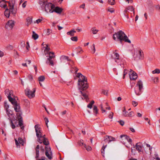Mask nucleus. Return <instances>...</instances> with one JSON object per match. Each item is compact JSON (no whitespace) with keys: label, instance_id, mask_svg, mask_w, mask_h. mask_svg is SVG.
Segmentation results:
<instances>
[{"label":"nucleus","instance_id":"1","mask_svg":"<svg viewBox=\"0 0 160 160\" xmlns=\"http://www.w3.org/2000/svg\"><path fill=\"white\" fill-rule=\"evenodd\" d=\"M76 76L78 78V89L79 93L82 99H87L88 98V96L85 91L88 88L87 83V78L80 73L77 74Z\"/></svg>","mask_w":160,"mask_h":160},{"label":"nucleus","instance_id":"33","mask_svg":"<svg viewBox=\"0 0 160 160\" xmlns=\"http://www.w3.org/2000/svg\"><path fill=\"white\" fill-rule=\"evenodd\" d=\"M4 107L6 110L9 109V106L7 102H4Z\"/></svg>","mask_w":160,"mask_h":160},{"label":"nucleus","instance_id":"54","mask_svg":"<svg viewBox=\"0 0 160 160\" xmlns=\"http://www.w3.org/2000/svg\"><path fill=\"white\" fill-rule=\"evenodd\" d=\"M134 113L132 112H130L129 113H128L127 116L126 117H131L133 116Z\"/></svg>","mask_w":160,"mask_h":160},{"label":"nucleus","instance_id":"5","mask_svg":"<svg viewBox=\"0 0 160 160\" xmlns=\"http://www.w3.org/2000/svg\"><path fill=\"white\" fill-rule=\"evenodd\" d=\"M134 58L140 59L144 57V54L142 50L139 49H136L134 50L133 55Z\"/></svg>","mask_w":160,"mask_h":160},{"label":"nucleus","instance_id":"18","mask_svg":"<svg viewBox=\"0 0 160 160\" xmlns=\"http://www.w3.org/2000/svg\"><path fill=\"white\" fill-rule=\"evenodd\" d=\"M112 57L115 60V62H117V61L119 59L120 56L118 53L114 52L113 53V55L112 56Z\"/></svg>","mask_w":160,"mask_h":160},{"label":"nucleus","instance_id":"52","mask_svg":"<svg viewBox=\"0 0 160 160\" xmlns=\"http://www.w3.org/2000/svg\"><path fill=\"white\" fill-rule=\"evenodd\" d=\"M109 3L111 5H113L115 3V0H108Z\"/></svg>","mask_w":160,"mask_h":160},{"label":"nucleus","instance_id":"60","mask_svg":"<svg viewBox=\"0 0 160 160\" xmlns=\"http://www.w3.org/2000/svg\"><path fill=\"white\" fill-rule=\"evenodd\" d=\"M44 120H45V121L46 124L47 125V127L48 128V123L49 122V121H48V119L47 118H44Z\"/></svg>","mask_w":160,"mask_h":160},{"label":"nucleus","instance_id":"48","mask_svg":"<svg viewBox=\"0 0 160 160\" xmlns=\"http://www.w3.org/2000/svg\"><path fill=\"white\" fill-rule=\"evenodd\" d=\"M128 112L126 111L125 107L123 108V114L124 116L126 117L127 116Z\"/></svg>","mask_w":160,"mask_h":160},{"label":"nucleus","instance_id":"44","mask_svg":"<svg viewBox=\"0 0 160 160\" xmlns=\"http://www.w3.org/2000/svg\"><path fill=\"white\" fill-rule=\"evenodd\" d=\"M84 147L88 151H91L92 149V148L90 146H87L85 144L84 145Z\"/></svg>","mask_w":160,"mask_h":160},{"label":"nucleus","instance_id":"26","mask_svg":"<svg viewBox=\"0 0 160 160\" xmlns=\"http://www.w3.org/2000/svg\"><path fill=\"white\" fill-rule=\"evenodd\" d=\"M0 6L2 8H7L6 2H4V1L0 2Z\"/></svg>","mask_w":160,"mask_h":160},{"label":"nucleus","instance_id":"34","mask_svg":"<svg viewBox=\"0 0 160 160\" xmlns=\"http://www.w3.org/2000/svg\"><path fill=\"white\" fill-rule=\"evenodd\" d=\"M94 103V101H91L89 104L87 105V107L90 109H91Z\"/></svg>","mask_w":160,"mask_h":160},{"label":"nucleus","instance_id":"28","mask_svg":"<svg viewBox=\"0 0 160 160\" xmlns=\"http://www.w3.org/2000/svg\"><path fill=\"white\" fill-rule=\"evenodd\" d=\"M152 74H159L160 73V70L158 68H156L152 71Z\"/></svg>","mask_w":160,"mask_h":160},{"label":"nucleus","instance_id":"42","mask_svg":"<svg viewBox=\"0 0 160 160\" xmlns=\"http://www.w3.org/2000/svg\"><path fill=\"white\" fill-rule=\"evenodd\" d=\"M93 109L94 112L96 114H97L98 113V110L97 106H94Z\"/></svg>","mask_w":160,"mask_h":160},{"label":"nucleus","instance_id":"45","mask_svg":"<svg viewBox=\"0 0 160 160\" xmlns=\"http://www.w3.org/2000/svg\"><path fill=\"white\" fill-rule=\"evenodd\" d=\"M91 48L92 49V53H95L96 51V49L95 48V45L94 44H93L92 47H91Z\"/></svg>","mask_w":160,"mask_h":160},{"label":"nucleus","instance_id":"58","mask_svg":"<svg viewBox=\"0 0 160 160\" xmlns=\"http://www.w3.org/2000/svg\"><path fill=\"white\" fill-rule=\"evenodd\" d=\"M39 84L40 85V86L43 88H44V82L42 81L41 82H39Z\"/></svg>","mask_w":160,"mask_h":160},{"label":"nucleus","instance_id":"36","mask_svg":"<svg viewBox=\"0 0 160 160\" xmlns=\"http://www.w3.org/2000/svg\"><path fill=\"white\" fill-rule=\"evenodd\" d=\"M8 3L9 4V6L10 5L14 6L15 4V0H10V1L8 2Z\"/></svg>","mask_w":160,"mask_h":160},{"label":"nucleus","instance_id":"32","mask_svg":"<svg viewBox=\"0 0 160 160\" xmlns=\"http://www.w3.org/2000/svg\"><path fill=\"white\" fill-rule=\"evenodd\" d=\"M44 48H45L44 52L45 55H46L47 54V53H48V52L50 50V48H49L48 47V45H46V47H44Z\"/></svg>","mask_w":160,"mask_h":160},{"label":"nucleus","instance_id":"23","mask_svg":"<svg viewBox=\"0 0 160 160\" xmlns=\"http://www.w3.org/2000/svg\"><path fill=\"white\" fill-rule=\"evenodd\" d=\"M76 32V31L74 29H72L69 32H67V34L68 35L70 36H74V33Z\"/></svg>","mask_w":160,"mask_h":160},{"label":"nucleus","instance_id":"35","mask_svg":"<svg viewBox=\"0 0 160 160\" xmlns=\"http://www.w3.org/2000/svg\"><path fill=\"white\" fill-rule=\"evenodd\" d=\"M45 79V78L43 76H41L38 78V80L39 82H44Z\"/></svg>","mask_w":160,"mask_h":160},{"label":"nucleus","instance_id":"39","mask_svg":"<svg viewBox=\"0 0 160 160\" xmlns=\"http://www.w3.org/2000/svg\"><path fill=\"white\" fill-rule=\"evenodd\" d=\"M107 146V145H106L105 146H103L101 150V153L102 154V155L103 157H104V149H105Z\"/></svg>","mask_w":160,"mask_h":160},{"label":"nucleus","instance_id":"11","mask_svg":"<svg viewBox=\"0 0 160 160\" xmlns=\"http://www.w3.org/2000/svg\"><path fill=\"white\" fill-rule=\"evenodd\" d=\"M136 149L138 151L139 153H143V148L142 144L141 142H138L136 144Z\"/></svg>","mask_w":160,"mask_h":160},{"label":"nucleus","instance_id":"38","mask_svg":"<svg viewBox=\"0 0 160 160\" xmlns=\"http://www.w3.org/2000/svg\"><path fill=\"white\" fill-rule=\"evenodd\" d=\"M113 113L112 112H110L108 114V117L109 118L111 119L112 120L113 118Z\"/></svg>","mask_w":160,"mask_h":160},{"label":"nucleus","instance_id":"53","mask_svg":"<svg viewBox=\"0 0 160 160\" xmlns=\"http://www.w3.org/2000/svg\"><path fill=\"white\" fill-rule=\"evenodd\" d=\"M108 90H103L102 91V92L103 94L106 95H107L108 93Z\"/></svg>","mask_w":160,"mask_h":160},{"label":"nucleus","instance_id":"24","mask_svg":"<svg viewBox=\"0 0 160 160\" xmlns=\"http://www.w3.org/2000/svg\"><path fill=\"white\" fill-rule=\"evenodd\" d=\"M6 111L7 115L10 117L13 114V111L11 110L10 108L7 110Z\"/></svg>","mask_w":160,"mask_h":160},{"label":"nucleus","instance_id":"50","mask_svg":"<svg viewBox=\"0 0 160 160\" xmlns=\"http://www.w3.org/2000/svg\"><path fill=\"white\" fill-rule=\"evenodd\" d=\"M109 137L108 136H107L104 137V141L105 142H108V143L110 142H109Z\"/></svg>","mask_w":160,"mask_h":160},{"label":"nucleus","instance_id":"17","mask_svg":"<svg viewBox=\"0 0 160 160\" xmlns=\"http://www.w3.org/2000/svg\"><path fill=\"white\" fill-rule=\"evenodd\" d=\"M18 119L19 121V123L17 125V126L18 127V125H19L20 127H21V128L22 129H23L24 128V127L23 126L22 120V117L20 116H19L18 117Z\"/></svg>","mask_w":160,"mask_h":160},{"label":"nucleus","instance_id":"9","mask_svg":"<svg viewBox=\"0 0 160 160\" xmlns=\"http://www.w3.org/2000/svg\"><path fill=\"white\" fill-rule=\"evenodd\" d=\"M121 138V142L124 144H125L127 142H128L131 143L132 142V139L126 135H121L120 136Z\"/></svg>","mask_w":160,"mask_h":160},{"label":"nucleus","instance_id":"6","mask_svg":"<svg viewBox=\"0 0 160 160\" xmlns=\"http://www.w3.org/2000/svg\"><path fill=\"white\" fill-rule=\"evenodd\" d=\"M35 88H33L32 90L29 88H27L25 90L26 95L30 99L32 98L35 97Z\"/></svg>","mask_w":160,"mask_h":160},{"label":"nucleus","instance_id":"64","mask_svg":"<svg viewBox=\"0 0 160 160\" xmlns=\"http://www.w3.org/2000/svg\"><path fill=\"white\" fill-rule=\"evenodd\" d=\"M28 78L29 79V80L31 81L33 79V77L32 75H30L28 76Z\"/></svg>","mask_w":160,"mask_h":160},{"label":"nucleus","instance_id":"37","mask_svg":"<svg viewBox=\"0 0 160 160\" xmlns=\"http://www.w3.org/2000/svg\"><path fill=\"white\" fill-rule=\"evenodd\" d=\"M49 57L51 59L53 58H55V56L54 53L52 52H49Z\"/></svg>","mask_w":160,"mask_h":160},{"label":"nucleus","instance_id":"30","mask_svg":"<svg viewBox=\"0 0 160 160\" xmlns=\"http://www.w3.org/2000/svg\"><path fill=\"white\" fill-rule=\"evenodd\" d=\"M92 31L93 34H95L98 33L99 30L97 29L96 28L93 27L92 28Z\"/></svg>","mask_w":160,"mask_h":160},{"label":"nucleus","instance_id":"51","mask_svg":"<svg viewBox=\"0 0 160 160\" xmlns=\"http://www.w3.org/2000/svg\"><path fill=\"white\" fill-rule=\"evenodd\" d=\"M71 39L72 41L76 42L78 40V38L77 36L72 37L71 38Z\"/></svg>","mask_w":160,"mask_h":160},{"label":"nucleus","instance_id":"14","mask_svg":"<svg viewBox=\"0 0 160 160\" xmlns=\"http://www.w3.org/2000/svg\"><path fill=\"white\" fill-rule=\"evenodd\" d=\"M69 61L68 57L65 56H62L60 58V63L61 65H65Z\"/></svg>","mask_w":160,"mask_h":160},{"label":"nucleus","instance_id":"57","mask_svg":"<svg viewBox=\"0 0 160 160\" xmlns=\"http://www.w3.org/2000/svg\"><path fill=\"white\" fill-rule=\"evenodd\" d=\"M10 122H11V125L12 128V129H14L15 128V126L14 124V123L13 122L12 120L11 119H10Z\"/></svg>","mask_w":160,"mask_h":160},{"label":"nucleus","instance_id":"19","mask_svg":"<svg viewBox=\"0 0 160 160\" xmlns=\"http://www.w3.org/2000/svg\"><path fill=\"white\" fill-rule=\"evenodd\" d=\"M13 107L16 112H19L20 111V107L18 103L13 105Z\"/></svg>","mask_w":160,"mask_h":160},{"label":"nucleus","instance_id":"10","mask_svg":"<svg viewBox=\"0 0 160 160\" xmlns=\"http://www.w3.org/2000/svg\"><path fill=\"white\" fill-rule=\"evenodd\" d=\"M14 25V21L10 20L8 21L6 24L5 28L8 30H11L13 28Z\"/></svg>","mask_w":160,"mask_h":160},{"label":"nucleus","instance_id":"4","mask_svg":"<svg viewBox=\"0 0 160 160\" xmlns=\"http://www.w3.org/2000/svg\"><path fill=\"white\" fill-rule=\"evenodd\" d=\"M36 136L38 138V141L40 143H42V141L41 140V138L43 136L42 134V131L38 125H36L34 126Z\"/></svg>","mask_w":160,"mask_h":160},{"label":"nucleus","instance_id":"3","mask_svg":"<svg viewBox=\"0 0 160 160\" xmlns=\"http://www.w3.org/2000/svg\"><path fill=\"white\" fill-rule=\"evenodd\" d=\"M143 88V84L142 81L139 80L137 82L135 89V92L137 95H140Z\"/></svg>","mask_w":160,"mask_h":160},{"label":"nucleus","instance_id":"49","mask_svg":"<svg viewBox=\"0 0 160 160\" xmlns=\"http://www.w3.org/2000/svg\"><path fill=\"white\" fill-rule=\"evenodd\" d=\"M51 32L52 30L49 29H47L46 32V33L47 35H49Z\"/></svg>","mask_w":160,"mask_h":160},{"label":"nucleus","instance_id":"61","mask_svg":"<svg viewBox=\"0 0 160 160\" xmlns=\"http://www.w3.org/2000/svg\"><path fill=\"white\" fill-rule=\"evenodd\" d=\"M42 19H39L37 20L36 21V22L38 24L39 23L41 22L42 21Z\"/></svg>","mask_w":160,"mask_h":160},{"label":"nucleus","instance_id":"12","mask_svg":"<svg viewBox=\"0 0 160 160\" xmlns=\"http://www.w3.org/2000/svg\"><path fill=\"white\" fill-rule=\"evenodd\" d=\"M15 141L16 145L17 148H20V145H21L22 146L24 145V141L21 138H19L18 139V140H17L16 139H15Z\"/></svg>","mask_w":160,"mask_h":160},{"label":"nucleus","instance_id":"46","mask_svg":"<svg viewBox=\"0 0 160 160\" xmlns=\"http://www.w3.org/2000/svg\"><path fill=\"white\" fill-rule=\"evenodd\" d=\"M107 10L111 13L114 12L115 11V10L113 8H108L107 9Z\"/></svg>","mask_w":160,"mask_h":160},{"label":"nucleus","instance_id":"16","mask_svg":"<svg viewBox=\"0 0 160 160\" xmlns=\"http://www.w3.org/2000/svg\"><path fill=\"white\" fill-rule=\"evenodd\" d=\"M62 11V9L58 7H55L54 6V8L53 9V12H55L58 14H60Z\"/></svg>","mask_w":160,"mask_h":160},{"label":"nucleus","instance_id":"22","mask_svg":"<svg viewBox=\"0 0 160 160\" xmlns=\"http://www.w3.org/2000/svg\"><path fill=\"white\" fill-rule=\"evenodd\" d=\"M41 140L42 141V142H43V144L45 145H48L49 143L47 139L45 138L44 137V136L43 137V138H41Z\"/></svg>","mask_w":160,"mask_h":160},{"label":"nucleus","instance_id":"8","mask_svg":"<svg viewBox=\"0 0 160 160\" xmlns=\"http://www.w3.org/2000/svg\"><path fill=\"white\" fill-rule=\"evenodd\" d=\"M45 148V155L49 159H51L52 157V155L51 149L48 146H46Z\"/></svg>","mask_w":160,"mask_h":160},{"label":"nucleus","instance_id":"15","mask_svg":"<svg viewBox=\"0 0 160 160\" xmlns=\"http://www.w3.org/2000/svg\"><path fill=\"white\" fill-rule=\"evenodd\" d=\"M5 94L7 96L8 99L14 97L13 95V91L11 90H9L8 89H6L5 91Z\"/></svg>","mask_w":160,"mask_h":160},{"label":"nucleus","instance_id":"13","mask_svg":"<svg viewBox=\"0 0 160 160\" xmlns=\"http://www.w3.org/2000/svg\"><path fill=\"white\" fill-rule=\"evenodd\" d=\"M129 76L130 79L132 80H136L138 78L136 73L134 72L132 70L130 69Z\"/></svg>","mask_w":160,"mask_h":160},{"label":"nucleus","instance_id":"47","mask_svg":"<svg viewBox=\"0 0 160 160\" xmlns=\"http://www.w3.org/2000/svg\"><path fill=\"white\" fill-rule=\"evenodd\" d=\"M158 79V78L156 77L154 78L153 79V80L154 83H157L159 82Z\"/></svg>","mask_w":160,"mask_h":160},{"label":"nucleus","instance_id":"7","mask_svg":"<svg viewBox=\"0 0 160 160\" xmlns=\"http://www.w3.org/2000/svg\"><path fill=\"white\" fill-rule=\"evenodd\" d=\"M54 8V5L51 3H47L45 6V9L47 13H52L53 12V9Z\"/></svg>","mask_w":160,"mask_h":160},{"label":"nucleus","instance_id":"56","mask_svg":"<svg viewBox=\"0 0 160 160\" xmlns=\"http://www.w3.org/2000/svg\"><path fill=\"white\" fill-rule=\"evenodd\" d=\"M105 105H106V107H105V108L106 109L108 110H111V108L108 105V103L107 102H106L105 103Z\"/></svg>","mask_w":160,"mask_h":160},{"label":"nucleus","instance_id":"27","mask_svg":"<svg viewBox=\"0 0 160 160\" xmlns=\"http://www.w3.org/2000/svg\"><path fill=\"white\" fill-rule=\"evenodd\" d=\"M10 14L8 9L6 8V10L4 12L5 15L7 18H8L9 17V15Z\"/></svg>","mask_w":160,"mask_h":160},{"label":"nucleus","instance_id":"25","mask_svg":"<svg viewBox=\"0 0 160 160\" xmlns=\"http://www.w3.org/2000/svg\"><path fill=\"white\" fill-rule=\"evenodd\" d=\"M52 59H51L49 57L48 58H47V61H46V63L49 64L50 65L53 66L54 65V63Z\"/></svg>","mask_w":160,"mask_h":160},{"label":"nucleus","instance_id":"21","mask_svg":"<svg viewBox=\"0 0 160 160\" xmlns=\"http://www.w3.org/2000/svg\"><path fill=\"white\" fill-rule=\"evenodd\" d=\"M9 6V8L8 9L10 14H12L13 15H15L16 14V12L15 10H14L13 8L14 6L10 5Z\"/></svg>","mask_w":160,"mask_h":160},{"label":"nucleus","instance_id":"2","mask_svg":"<svg viewBox=\"0 0 160 160\" xmlns=\"http://www.w3.org/2000/svg\"><path fill=\"white\" fill-rule=\"evenodd\" d=\"M113 38L115 41H120L121 42L124 41L129 43L131 42L125 33L121 30L115 33L113 35Z\"/></svg>","mask_w":160,"mask_h":160},{"label":"nucleus","instance_id":"41","mask_svg":"<svg viewBox=\"0 0 160 160\" xmlns=\"http://www.w3.org/2000/svg\"><path fill=\"white\" fill-rule=\"evenodd\" d=\"M39 149H36V158H38L39 157Z\"/></svg>","mask_w":160,"mask_h":160},{"label":"nucleus","instance_id":"29","mask_svg":"<svg viewBox=\"0 0 160 160\" xmlns=\"http://www.w3.org/2000/svg\"><path fill=\"white\" fill-rule=\"evenodd\" d=\"M32 38L34 40H36L38 38V35L35 33L34 31L32 32Z\"/></svg>","mask_w":160,"mask_h":160},{"label":"nucleus","instance_id":"62","mask_svg":"<svg viewBox=\"0 0 160 160\" xmlns=\"http://www.w3.org/2000/svg\"><path fill=\"white\" fill-rule=\"evenodd\" d=\"M127 72L126 70L125 69L123 72V78H124L125 75L127 74Z\"/></svg>","mask_w":160,"mask_h":160},{"label":"nucleus","instance_id":"55","mask_svg":"<svg viewBox=\"0 0 160 160\" xmlns=\"http://www.w3.org/2000/svg\"><path fill=\"white\" fill-rule=\"evenodd\" d=\"M153 158L156 159V160H160V158H159L158 155L157 154H154Z\"/></svg>","mask_w":160,"mask_h":160},{"label":"nucleus","instance_id":"20","mask_svg":"<svg viewBox=\"0 0 160 160\" xmlns=\"http://www.w3.org/2000/svg\"><path fill=\"white\" fill-rule=\"evenodd\" d=\"M13 98L14 97H13L8 99L9 101L12 103L13 105L18 103L16 101V99H18L16 97V98Z\"/></svg>","mask_w":160,"mask_h":160},{"label":"nucleus","instance_id":"43","mask_svg":"<svg viewBox=\"0 0 160 160\" xmlns=\"http://www.w3.org/2000/svg\"><path fill=\"white\" fill-rule=\"evenodd\" d=\"M108 137H109V142H111L112 141H113L116 140V139L115 138L111 136H108Z\"/></svg>","mask_w":160,"mask_h":160},{"label":"nucleus","instance_id":"40","mask_svg":"<svg viewBox=\"0 0 160 160\" xmlns=\"http://www.w3.org/2000/svg\"><path fill=\"white\" fill-rule=\"evenodd\" d=\"M126 9L128 11V10H129L131 11H133L134 8L132 6H128L127 8H126Z\"/></svg>","mask_w":160,"mask_h":160},{"label":"nucleus","instance_id":"31","mask_svg":"<svg viewBox=\"0 0 160 160\" xmlns=\"http://www.w3.org/2000/svg\"><path fill=\"white\" fill-rule=\"evenodd\" d=\"M100 108L101 110L102 113H106L107 112L106 111V110L105 109H104L103 107V105L102 103H101L100 104Z\"/></svg>","mask_w":160,"mask_h":160},{"label":"nucleus","instance_id":"59","mask_svg":"<svg viewBox=\"0 0 160 160\" xmlns=\"http://www.w3.org/2000/svg\"><path fill=\"white\" fill-rule=\"evenodd\" d=\"M138 104V102L135 101H133L132 102V104L134 107H136Z\"/></svg>","mask_w":160,"mask_h":160},{"label":"nucleus","instance_id":"63","mask_svg":"<svg viewBox=\"0 0 160 160\" xmlns=\"http://www.w3.org/2000/svg\"><path fill=\"white\" fill-rule=\"evenodd\" d=\"M27 21L28 22V23L29 24H30L32 22V19L31 18H29L28 19H27Z\"/></svg>","mask_w":160,"mask_h":160}]
</instances>
